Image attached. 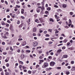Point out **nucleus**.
Listing matches in <instances>:
<instances>
[{
    "instance_id": "obj_59",
    "label": "nucleus",
    "mask_w": 75,
    "mask_h": 75,
    "mask_svg": "<svg viewBox=\"0 0 75 75\" xmlns=\"http://www.w3.org/2000/svg\"><path fill=\"white\" fill-rule=\"evenodd\" d=\"M19 68H22V65H20L19 66Z\"/></svg>"
},
{
    "instance_id": "obj_50",
    "label": "nucleus",
    "mask_w": 75,
    "mask_h": 75,
    "mask_svg": "<svg viewBox=\"0 0 75 75\" xmlns=\"http://www.w3.org/2000/svg\"><path fill=\"white\" fill-rule=\"evenodd\" d=\"M20 22L19 21H18L17 22V24H20Z\"/></svg>"
},
{
    "instance_id": "obj_56",
    "label": "nucleus",
    "mask_w": 75,
    "mask_h": 75,
    "mask_svg": "<svg viewBox=\"0 0 75 75\" xmlns=\"http://www.w3.org/2000/svg\"><path fill=\"white\" fill-rule=\"evenodd\" d=\"M16 7H18V8H20V6H19L18 5H16Z\"/></svg>"
},
{
    "instance_id": "obj_57",
    "label": "nucleus",
    "mask_w": 75,
    "mask_h": 75,
    "mask_svg": "<svg viewBox=\"0 0 75 75\" xmlns=\"http://www.w3.org/2000/svg\"><path fill=\"white\" fill-rule=\"evenodd\" d=\"M45 40H50V39L49 38H45Z\"/></svg>"
},
{
    "instance_id": "obj_9",
    "label": "nucleus",
    "mask_w": 75,
    "mask_h": 75,
    "mask_svg": "<svg viewBox=\"0 0 75 75\" xmlns=\"http://www.w3.org/2000/svg\"><path fill=\"white\" fill-rule=\"evenodd\" d=\"M57 11L58 13H60V12H61V9H58L57 10Z\"/></svg>"
},
{
    "instance_id": "obj_53",
    "label": "nucleus",
    "mask_w": 75,
    "mask_h": 75,
    "mask_svg": "<svg viewBox=\"0 0 75 75\" xmlns=\"http://www.w3.org/2000/svg\"><path fill=\"white\" fill-rule=\"evenodd\" d=\"M46 37H50L49 35L47 34L46 35Z\"/></svg>"
},
{
    "instance_id": "obj_63",
    "label": "nucleus",
    "mask_w": 75,
    "mask_h": 75,
    "mask_svg": "<svg viewBox=\"0 0 75 75\" xmlns=\"http://www.w3.org/2000/svg\"><path fill=\"white\" fill-rule=\"evenodd\" d=\"M60 40H62V39H63V37H60Z\"/></svg>"
},
{
    "instance_id": "obj_40",
    "label": "nucleus",
    "mask_w": 75,
    "mask_h": 75,
    "mask_svg": "<svg viewBox=\"0 0 75 75\" xmlns=\"http://www.w3.org/2000/svg\"><path fill=\"white\" fill-rule=\"evenodd\" d=\"M6 67H8L9 65V64L7 63L6 64Z\"/></svg>"
},
{
    "instance_id": "obj_25",
    "label": "nucleus",
    "mask_w": 75,
    "mask_h": 75,
    "mask_svg": "<svg viewBox=\"0 0 75 75\" xmlns=\"http://www.w3.org/2000/svg\"><path fill=\"white\" fill-rule=\"evenodd\" d=\"M3 54L4 55H7V52H3Z\"/></svg>"
},
{
    "instance_id": "obj_28",
    "label": "nucleus",
    "mask_w": 75,
    "mask_h": 75,
    "mask_svg": "<svg viewBox=\"0 0 75 75\" xmlns=\"http://www.w3.org/2000/svg\"><path fill=\"white\" fill-rule=\"evenodd\" d=\"M69 23H72V22H71V19H69Z\"/></svg>"
},
{
    "instance_id": "obj_15",
    "label": "nucleus",
    "mask_w": 75,
    "mask_h": 75,
    "mask_svg": "<svg viewBox=\"0 0 75 75\" xmlns=\"http://www.w3.org/2000/svg\"><path fill=\"white\" fill-rule=\"evenodd\" d=\"M62 51V50H57V53L59 52V53H60Z\"/></svg>"
},
{
    "instance_id": "obj_36",
    "label": "nucleus",
    "mask_w": 75,
    "mask_h": 75,
    "mask_svg": "<svg viewBox=\"0 0 75 75\" xmlns=\"http://www.w3.org/2000/svg\"><path fill=\"white\" fill-rule=\"evenodd\" d=\"M71 64H74V61H72L71 62Z\"/></svg>"
},
{
    "instance_id": "obj_45",
    "label": "nucleus",
    "mask_w": 75,
    "mask_h": 75,
    "mask_svg": "<svg viewBox=\"0 0 75 75\" xmlns=\"http://www.w3.org/2000/svg\"><path fill=\"white\" fill-rule=\"evenodd\" d=\"M2 45H5V42H2Z\"/></svg>"
},
{
    "instance_id": "obj_30",
    "label": "nucleus",
    "mask_w": 75,
    "mask_h": 75,
    "mask_svg": "<svg viewBox=\"0 0 75 75\" xmlns=\"http://www.w3.org/2000/svg\"><path fill=\"white\" fill-rule=\"evenodd\" d=\"M39 26H41V24H38V25H37V27H38Z\"/></svg>"
},
{
    "instance_id": "obj_61",
    "label": "nucleus",
    "mask_w": 75,
    "mask_h": 75,
    "mask_svg": "<svg viewBox=\"0 0 75 75\" xmlns=\"http://www.w3.org/2000/svg\"><path fill=\"white\" fill-rule=\"evenodd\" d=\"M3 38H5V39H6V38H7V37L6 36H4L3 37Z\"/></svg>"
},
{
    "instance_id": "obj_47",
    "label": "nucleus",
    "mask_w": 75,
    "mask_h": 75,
    "mask_svg": "<svg viewBox=\"0 0 75 75\" xmlns=\"http://www.w3.org/2000/svg\"><path fill=\"white\" fill-rule=\"evenodd\" d=\"M62 49L63 50H64V49H65V47L64 46L63 47H62Z\"/></svg>"
},
{
    "instance_id": "obj_43",
    "label": "nucleus",
    "mask_w": 75,
    "mask_h": 75,
    "mask_svg": "<svg viewBox=\"0 0 75 75\" xmlns=\"http://www.w3.org/2000/svg\"><path fill=\"white\" fill-rule=\"evenodd\" d=\"M47 31H45L43 33L44 34H47Z\"/></svg>"
},
{
    "instance_id": "obj_32",
    "label": "nucleus",
    "mask_w": 75,
    "mask_h": 75,
    "mask_svg": "<svg viewBox=\"0 0 75 75\" xmlns=\"http://www.w3.org/2000/svg\"><path fill=\"white\" fill-rule=\"evenodd\" d=\"M18 41H22L23 40V39L22 38H19L18 39Z\"/></svg>"
},
{
    "instance_id": "obj_3",
    "label": "nucleus",
    "mask_w": 75,
    "mask_h": 75,
    "mask_svg": "<svg viewBox=\"0 0 75 75\" xmlns=\"http://www.w3.org/2000/svg\"><path fill=\"white\" fill-rule=\"evenodd\" d=\"M38 45V42H33V46L34 47H35L37 46Z\"/></svg>"
},
{
    "instance_id": "obj_46",
    "label": "nucleus",
    "mask_w": 75,
    "mask_h": 75,
    "mask_svg": "<svg viewBox=\"0 0 75 75\" xmlns=\"http://www.w3.org/2000/svg\"><path fill=\"white\" fill-rule=\"evenodd\" d=\"M45 14H48V11H45Z\"/></svg>"
},
{
    "instance_id": "obj_7",
    "label": "nucleus",
    "mask_w": 75,
    "mask_h": 75,
    "mask_svg": "<svg viewBox=\"0 0 75 75\" xmlns=\"http://www.w3.org/2000/svg\"><path fill=\"white\" fill-rule=\"evenodd\" d=\"M40 10H41L40 8H37L36 9V11H37V13H39L40 11Z\"/></svg>"
},
{
    "instance_id": "obj_18",
    "label": "nucleus",
    "mask_w": 75,
    "mask_h": 75,
    "mask_svg": "<svg viewBox=\"0 0 75 75\" xmlns=\"http://www.w3.org/2000/svg\"><path fill=\"white\" fill-rule=\"evenodd\" d=\"M39 20H40L41 23L42 22V18H40L39 19Z\"/></svg>"
},
{
    "instance_id": "obj_2",
    "label": "nucleus",
    "mask_w": 75,
    "mask_h": 75,
    "mask_svg": "<svg viewBox=\"0 0 75 75\" xmlns=\"http://www.w3.org/2000/svg\"><path fill=\"white\" fill-rule=\"evenodd\" d=\"M55 64V63L54 62H52L50 63V66L51 67H54Z\"/></svg>"
},
{
    "instance_id": "obj_13",
    "label": "nucleus",
    "mask_w": 75,
    "mask_h": 75,
    "mask_svg": "<svg viewBox=\"0 0 75 75\" xmlns=\"http://www.w3.org/2000/svg\"><path fill=\"white\" fill-rule=\"evenodd\" d=\"M10 29L11 30V31H13V28L12 27V26H11L10 27Z\"/></svg>"
},
{
    "instance_id": "obj_52",
    "label": "nucleus",
    "mask_w": 75,
    "mask_h": 75,
    "mask_svg": "<svg viewBox=\"0 0 75 75\" xmlns=\"http://www.w3.org/2000/svg\"><path fill=\"white\" fill-rule=\"evenodd\" d=\"M40 67V65H37L36 66V68H38V67Z\"/></svg>"
},
{
    "instance_id": "obj_21",
    "label": "nucleus",
    "mask_w": 75,
    "mask_h": 75,
    "mask_svg": "<svg viewBox=\"0 0 75 75\" xmlns=\"http://www.w3.org/2000/svg\"><path fill=\"white\" fill-rule=\"evenodd\" d=\"M67 39H65L63 41V42L65 43L67 42Z\"/></svg>"
},
{
    "instance_id": "obj_31",
    "label": "nucleus",
    "mask_w": 75,
    "mask_h": 75,
    "mask_svg": "<svg viewBox=\"0 0 75 75\" xmlns=\"http://www.w3.org/2000/svg\"><path fill=\"white\" fill-rule=\"evenodd\" d=\"M14 0H11V3H14Z\"/></svg>"
},
{
    "instance_id": "obj_11",
    "label": "nucleus",
    "mask_w": 75,
    "mask_h": 75,
    "mask_svg": "<svg viewBox=\"0 0 75 75\" xmlns=\"http://www.w3.org/2000/svg\"><path fill=\"white\" fill-rule=\"evenodd\" d=\"M24 9H21V13L22 14H24Z\"/></svg>"
},
{
    "instance_id": "obj_64",
    "label": "nucleus",
    "mask_w": 75,
    "mask_h": 75,
    "mask_svg": "<svg viewBox=\"0 0 75 75\" xmlns=\"http://www.w3.org/2000/svg\"><path fill=\"white\" fill-rule=\"evenodd\" d=\"M6 27H8L9 26V25L8 24H6Z\"/></svg>"
},
{
    "instance_id": "obj_14",
    "label": "nucleus",
    "mask_w": 75,
    "mask_h": 75,
    "mask_svg": "<svg viewBox=\"0 0 75 75\" xmlns=\"http://www.w3.org/2000/svg\"><path fill=\"white\" fill-rule=\"evenodd\" d=\"M40 62H39V64H41L42 62H44V60H40Z\"/></svg>"
},
{
    "instance_id": "obj_29",
    "label": "nucleus",
    "mask_w": 75,
    "mask_h": 75,
    "mask_svg": "<svg viewBox=\"0 0 75 75\" xmlns=\"http://www.w3.org/2000/svg\"><path fill=\"white\" fill-rule=\"evenodd\" d=\"M38 20L37 19H36L35 20V22H36L37 23H38Z\"/></svg>"
},
{
    "instance_id": "obj_8",
    "label": "nucleus",
    "mask_w": 75,
    "mask_h": 75,
    "mask_svg": "<svg viewBox=\"0 0 75 75\" xmlns=\"http://www.w3.org/2000/svg\"><path fill=\"white\" fill-rule=\"evenodd\" d=\"M26 44H27L26 42H23L22 45V46H24V45H25Z\"/></svg>"
},
{
    "instance_id": "obj_48",
    "label": "nucleus",
    "mask_w": 75,
    "mask_h": 75,
    "mask_svg": "<svg viewBox=\"0 0 75 75\" xmlns=\"http://www.w3.org/2000/svg\"><path fill=\"white\" fill-rule=\"evenodd\" d=\"M55 17H56V18H58V17H57V15H55Z\"/></svg>"
},
{
    "instance_id": "obj_54",
    "label": "nucleus",
    "mask_w": 75,
    "mask_h": 75,
    "mask_svg": "<svg viewBox=\"0 0 75 75\" xmlns=\"http://www.w3.org/2000/svg\"><path fill=\"white\" fill-rule=\"evenodd\" d=\"M59 32V31H56V32H55V34H57V33H58Z\"/></svg>"
},
{
    "instance_id": "obj_39",
    "label": "nucleus",
    "mask_w": 75,
    "mask_h": 75,
    "mask_svg": "<svg viewBox=\"0 0 75 75\" xmlns=\"http://www.w3.org/2000/svg\"><path fill=\"white\" fill-rule=\"evenodd\" d=\"M61 68V67H57V69H60Z\"/></svg>"
},
{
    "instance_id": "obj_6",
    "label": "nucleus",
    "mask_w": 75,
    "mask_h": 75,
    "mask_svg": "<svg viewBox=\"0 0 75 75\" xmlns=\"http://www.w3.org/2000/svg\"><path fill=\"white\" fill-rule=\"evenodd\" d=\"M68 57V55L67 54L64 55V56H63V58H67Z\"/></svg>"
},
{
    "instance_id": "obj_49",
    "label": "nucleus",
    "mask_w": 75,
    "mask_h": 75,
    "mask_svg": "<svg viewBox=\"0 0 75 75\" xmlns=\"http://www.w3.org/2000/svg\"><path fill=\"white\" fill-rule=\"evenodd\" d=\"M62 35L64 37H65V35L64 34H62Z\"/></svg>"
},
{
    "instance_id": "obj_51",
    "label": "nucleus",
    "mask_w": 75,
    "mask_h": 75,
    "mask_svg": "<svg viewBox=\"0 0 75 75\" xmlns=\"http://www.w3.org/2000/svg\"><path fill=\"white\" fill-rule=\"evenodd\" d=\"M10 11V10L9 9H8L6 10V12H9Z\"/></svg>"
},
{
    "instance_id": "obj_27",
    "label": "nucleus",
    "mask_w": 75,
    "mask_h": 75,
    "mask_svg": "<svg viewBox=\"0 0 75 75\" xmlns=\"http://www.w3.org/2000/svg\"><path fill=\"white\" fill-rule=\"evenodd\" d=\"M9 60V58L8 59V60L7 59H6V60H5V61L6 62H7Z\"/></svg>"
},
{
    "instance_id": "obj_38",
    "label": "nucleus",
    "mask_w": 75,
    "mask_h": 75,
    "mask_svg": "<svg viewBox=\"0 0 75 75\" xmlns=\"http://www.w3.org/2000/svg\"><path fill=\"white\" fill-rule=\"evenodd\" d=\"M48 58L50 59H52V57L51 56H49Z\"/></svg>"
},
{
    "instance_id": "obj_1",
    "label": "nucleus",
    "mask_w": 75,
    "mask_h": 75,
    "mask_svg": "<svg viewBox=\"0 0 75 75\" xmlns=\"http://www.w3.org/2000/svg\"><path fill=\"white\" fill-rule=\"evenodd\" d=\"M48 66V63L45 62L44 63V64L42 66V68H47V67Z\"/></svg>"
},
{
    "instance_id": "obj_44",
    "label": "nucleus",
    "mask_w": 75,
    "mask_h": 75,
    "mask_svg": "<svg viewBox=\"0 0 75 75\" xmlns=\"http://www.w3.org/2000/svg\"><path fill=\"white\" fill-rule=\"evenodd\" d=\"M53 42H49V44H52Z\"/></svg>"
},
{
    "instance_id": "obj_12",
    "label": "nucleus",
    "mask_w": 75,
    "mask_h": 75,
    "mask_svg": "<svg viewBox=\"0 0 75 75\" xmlns=\"http://www.w3.org/2000/svg\"><path fill=\"white\" fill-rule=\"evenodd\" d=\"M66 74H67V75H69L70 74V72L69 71H66Z\"/></svg>"
},
{
    "instance_id": "obj_35",
    "label": "nucleus",
    "mask_w": 75,
    "mask_h": 75,
    "mask_svg": "<svg viewBox=\"0 0 75 75\" xmlns=\"http://www.w3.org/2000/svg\"><path fill=\"white\" fill-rule=\"evenodd\" d=\"M28 74H31V71H28Z\"/></svg>"
},
{
    "instance_id": "obj_58",
    "label": "nucleus",
    "mask_w": 75,
    "mask_h": 75,
    "mask_svg": "<svg viewBox=\"0 0 75 75\" xmlns=\"http://www.w3.org/2000/svg\"><path fill=\"white\" fill-rule=\"evenodd\" d=\"M70 45V43L69 42H68L67 44V45Z\"/></svg>"
},
{
    "instance_id": "obj_22",
    "label": "nucleus",
    "mask_w": 75,
    "mask_h": 75,
    "mask_svg": "<svg viewBox=\"0 0 75 75\" xmlns=\"http://www.w3.org/2000/svg\"><path fill=\"white\" fill-rule=\"evenodd\" d=\"M47 10L48 11H50V10H51V8L48 7L47 8Z\"/></svg>"
},
{
    "instance_id": "obj_33",
    "label": "nucleus",
    "mask_w": 75,
    "mask_h": 75,
    "mask_svg": "<svg viewBox=\"0 0 75 75\" xmlns=\"http://www.w3.org/2000/svg\"><path fill=\"white\" fill-rule=\"evenodd\" d=\"M22 26H23V25H22V24H21L20 26H19V28H20L21 27H22Z\"/></svg>"
},
{
    "instance_id": "obj_17",
    "label": "nucleus",
    "mask_w": 75,
    "mask_h": 75,
    "mask_svg": "<svg viewBox=\"0 0 75 75\" xmlns=\"http://www.w3.org/2000/svg\"><path fill=\"white\" fill-rule=\"evenodd\" d=\"M63 7L64 8H66V7H67V5L66 4H64L63 5Z\"/></svg>"
},
{
    "instance_id": "obj_37",
    "label": "nucleus",
    "mask_w": 75,
    "mask_h": 75,
    "mask_svg": "<svg viewBox=\"0 0 75 75\" xmlns=\"http://www.w3.org/2000/svg\"><path fill=\"white\" fill-rule=\"evenodd\" d=\"M65 28H69V27L67 25L64 26Z\"/></svg>"
},
{
    "instance_id": "obj_4",
    "label": "nucleus",
    "mask_w": 75,
    "mask_h": 75,
    "mask_svg": "<svg viewBox=\"0 0 75 75\" xmlns=\"http://www.w3.org/2000/svg\"><path fill=\"white\" fill-rule=\"evenodd\" d=\"M24 57H25L24 54H21V59H24Z\"/></svg>"
},
{
    "instance_id": "obj_5",
    "label": "nucleus",
    "mask_w": 75,
    "mask_h": 75,
    "mask_svg": "<svg viewBox=\"0 0 75 75\" xmlns=\"http://www.w3.org/2000/svg\"><path fill=\"white\" fill-rule=\"evenodd\" d=\"M37 31V28H34L33 29V32H36Z\"/></svg>"
},
{
    "instance_id": "obj_19",
    "label": "nucleus",
    "mask_w": 75,
    "mask_h": 75,
    "mask_svg": "<svg viewBox=\"0 0 75 75\" xmlns=\"http://www.w3.org/2000/svg\"><path fill=\"white\" fill-rule=\"evenodd\" d=\"M50 21H52V22H54V20L52 18H50Z\"/></svg>"
},
{
    "instance_id": "obj_60",
    "label": "nucleus",
    "mask_w": 75,
    "mask_h": 75,
    "mask_svg": "<svg viewBox=\"0 0 75 75\" xmlns=\"http://www.w3.org/2000/svg\"><path fill=\"white\" fill-rule=\"evenodd\" d=\"M26 52H30L31 51H30V50H26Z\"/></svg>"
},
{
    "instance_id": "obj_55",
    "label": "nucleus",
    "mask_w": 75,
    "mask_h": 75,
    "mask_svg": "<svg viewBox=\"0 0 75 75\" xmlns=\"http://www.w3.org/2000/svg\"><path fill=\"white\" fill-rule=\"evenodd\" d=\"M10 50H11L12 51H13V49H12V47H10Z\"/></svg>"
},
{
    "instance_id": "obj_24",
    "label": "nucleus",
    "mask_w": 75,
    "mask_h": 75,
    "mask_svg": "<svg viewBox=\"0 0 75 75\" xmlns=\"http://www.w3.org/2000/svg\"><path fill=\"white\" fill-rule=\"evenodd\" d=\"M48 31H49V32H50V33H51V32H52V29H49L48 30Z\"/></svg>"
},
{
    "instance_id": "obj_20",
    "label": "nucleus",
    "mask_w": 75,
    "mask_h": 75,
    "mask_svg": "<svg viewBox=\"0 0 75 75\" xmlns=\"http://www.w3.org/2000/svg\"><path fill=\"white\" fill-rule=\"evenodd\" d=\"M54 7H55V8H58V6L55 4L54 5Z\"/></svg>"
},
{
    "instance_id": "obj_34",
    "label": "nucleus",
    "mask_w": 75,
    "mask_h": 75,
    "mask_svg": "<svg viewBox=\"0 0 75 75\" xmlns=\"http://www.w3.org/2000/svg\"><path fill=\"white\" fill-rule=\"evenodd\" d=\"M63 45V44L62 43H61L60 44H59V45H58V46H61V45Z\"/></svg>"
},
{
    "instance_id": "obj_10",
    "label": "nucleus",
    "mask_w": 75,
    "mask_h": 75,
    "mask_svg": "<svg viewBox=\"0 0 75 75\" xmlns=\"http://www.w3.org/2000/svg\"><path fill=\"white\" fill-rule=\"evenodd\" d=\"M72 71H75V67H72V68L71 69Z\"/></svg>"
},
{
    "instance_id": "obj_16",
    "label": "nucleus",
    "mask_w": 75,
    "mask_h": 75,
    "mask_svg": "<svg viewBox=\"0 0 75 75\" xmlns=\"http://www.w3.org/2000/svg\"><path fill=\"white\" fill-rule=\"evenodd\" d=\"M18 62H19V63H21V64H23L24 63H23V62L21 61H20L19 60H18Z\"/></svg>"
},
{
    "instance_id": "obj_23",
    "label": "nucleus",
    "mask_w": 75,
    "mask_h": 75,
    "mask_svg": "<svg viewBox=\"0 0 75 75\" xmlns=\"http://www.w3.org/2000/svg\"><path fill=\"white\" fill-rule=\"evenodd\" d=\"M5 74L6 75H10V74H9V73H8V72H6L5 73Z\"/></svg>"
},
{
    "instance_id": "obj_41",
    "label": "nucleus",
    "mask_w": 75,
    "mask_h": 75,
    "mask_svg": "<svg viewBox=\"0 0 75 75\" xmlns=\"http://www.w3.org/2000/svg\"><path fill=\"white\" fill-rule=\"evenodd\" d=\"M70 15H72L73 14V12H70Z\"/></svg>"
},
{
    "instance_id": "obj_42",
    "label": "nucleus",
    "mask_w": 75,
    "mask_h": 75,
    "mask_svg": "<svg viewBox=\"0 0 75 75\" xmlns=\"http://www.w3.org/2000/svg\"><path fill=\"white\" fill-rule=\"evenodd\" d=\"M21 18H22V19H24V18H25L24 17H23V16H21Z\"/></svg>"
},
{
    "instance_id": "obj_26",
    "label": "nucleus",
    "mask_w": 75,
    "mask_h": 75,
    "mask_svg": "<svg viewBox=\"0 0 75 75\" xmlns=\"http://www.w3.org/2000/svg\"><path fill=\"white\" fill-rule=\"evenodd\" d=\"M7 23H8L10 24V23H11V21H9V20H8L7 21Z\"/></svg>"
},
{
    "instance_id": "obj_62",
    "label": "nucleus",
    "mask_w": 75,
    "mask_h": 75,
    "mask_svg": "<svg viewBox=\"0 0 75 75\" xmlns=\"http://www.w3.org/2000/svg\"><path fill=\"white\" fill-rule=\"evenodd\" d=\"M9 49V47H7L6 50H8Z\"/></svg>"
}]
</instances>
